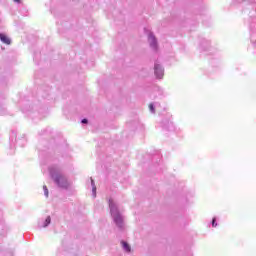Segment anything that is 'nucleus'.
Instances as JSON below:
<instances>
[{
    "instance_id": "nucleus-6",
    "label": "nucleus",
    "mask_w": 256,
    "mask_h": 256,
    "mask_svg": "<svg viewBox=\"0 0 256 256\" xmlns=\"http://www.w3.org/2000/svg\"><path fill=\"white\" fill-rule=\"evenodd\" d=\"M122 247L127 253H131V246H129L127 242L122 241Z\"/></svg>"
},
{
    "instance_id": "nucleus-5",
    "label": "nucleus",
    "mask_w": 256,
    "mask_h": 256,
    "mask_svg": "<svg viewBox=\"0 0 256 256\" xmlns=\"http://www.w3.org/2000/svg\"><path fill=\"white\" fill-rule=\"evenodd\" d=\"M149 42L152 45V47L157 46V39H155V36H153L152 34L149 36Z\"/></svg>"
},
{
    "instance_id": "nucleus-3",
    "label": "nucleus",
    "mask_w": 256,
    "mask_h": 256,
    "mask_svg": "<svg viewBox=\"0 0 256 256\" xmlns=\"http://www.w3.org/2000/svg\"><path fill=\"white\" fill-rule=\"evenodd\" d=\"M155 69V75L156 77H158V79H163V69L161 68V66H159L158 64H156L154 66Z\"/></svg>"
},
{
    "instance_id": "nucleus-2",
    "label": "nucleus",
    "mask_w": 256,
    "mask_h": 256,
    "mask_svg": "<svg viewBox=\"0 0 256 256\" xmlns=\"http://www.w3.org/2000/svg\"><path fill=\"white\" fill-rule=\"evenodd\" d=\"M54 181L58 185V187H62L64 189H67V187H69V181H67V178L61 174H57L54 177Z\"/></svg>"
},
{
    "instance_id": "nucleus-12",
    "label": "nucleus",
    "mask_w": 256,
    "mask_h": 256,
    "mask_svg": "<svg viewBox=\"0 0 256 256\" xmlns=\"http://www.w3.org/2000/svg\"><path fill=\"white\" fill-rule=\"evenodd\" d=\"M82 123H87V119H83V120H82Z\"/></svg>"
},
{
    "instance_id": "nucleus-11",
    "label": "nucleus",
    "mask_w": 256,
    "mask_h": 256,
    "mask_svg": "<svg viewBox=\"0 0 256 256\" xmlns=\"http://www.w3.org/2000/svg\"><path fill=\"white\" fill-rule=\"evenodd\" d=\"M15 3H21V0H13Z\"/></svg>"
},
{
    "instance_id": "nucleus-1",
    "label": "nucleus",
    "mask_w": 256,
    "mask_h": 256,
    "mask_svg": "<svg viewBox=\"0 0 256 256\" xmlns=\"http://www.w3.org/2000/svg\"><path fill=\"white\" fill-rule=\"evenodd\" d=\"M109 207L111 211L112 217H114V221L118 227H122L123 225V218L121 217V214L117 212V208L115 207V203H113V200H109Z\"/></svg>"
},
{
    "instance_id": "nucleus-7",
    "label": "nucleus",
    "mask_w": 256,
    "mask_h": 256,
    "mask_svg": "<svg viewBox=\"0 0 256 256\" xmlns=\"http://www.w3.org/2000/svg\"><path fill=\"white\" fill-rule=\"evenodd\" d=\"M51 224V216H48L45 220L44 227H47V225Z\"/></svg>"
},
{
    "instance_id": "nucleus-8",
    "label": "nucleus",
    "mask_w": 256,
    "mask_h": 256,
    "mask_svg": "<svg viewBox=\"0 0 256 256\" xmlns=\"http://www.w3.org/2000/svg\"><path fill=\"white\" fill-rule=\"evenodd\" d=\"M43 189L46 197H49V190L47 189V186H43Z\"/></svg>"
},
{
    "instance_id": "nucleus-9",
    "label": "nucleus",
    "mask_w": 256,
    "mask_h": 256,
    "mask_svg": "<svg viewBox=\"0 0 256 256\" xmlns=\"http://www.w3.org/2000/svg\"><path fill=\"white\" fill-rule=\"evenodd\" d=\"M149 109L152 113H155V107L153 106V104H149Z\"/></svg>"
},
{
    "instance_id": "nucleus-4",
    "label": "nucleus",
    "mask_w": 256,
    "mask_h": 256,
    "mask_svg": "<svg viewBox=\"0 0 256 256\" xmlns=\"http://www.w3.org/2000/svg\"><path fill=\"white\" fill-rule=\"evenodd\" d=\"M0 41L5 43V45H11V39H9V37H7L5 34H0Z\"/></svg>"
},
{
    "instance_id": "nucleus-13",
    "label": "nucleus",
    "mask_w": 256,
    "mask_h": 256,
    "mask_svg": "<svg viewBox=\"0 0 256 256\" xmlns=\"http://www.w3.org/2000/svg\"><path fill=\"white\" fill-rule=\"evenodd\" d=\"M93 191H97V188L94 187V188H93Z\"/></svg>"
},
{
    "instance_id": "nucleus-10",
    "label": "nucleus",
    "mask_w": 256,
    "mask_h": 256,
    "mask_svg": "<svg viewBox=\"0 0 256 256\" xmlns=\"http://www.w3.org/2000/svg\"><path fill=\"white\" fill-rule=\"evenodd\" d=\"M216 221H217L216 218L212 219V227H217Z\"/></svg>"
}]
</instances>
